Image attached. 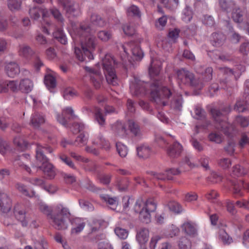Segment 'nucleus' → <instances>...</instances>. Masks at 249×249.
<instances>
[{
	"label": "nucleus",
	"instance_id": "obj_20",
	"mask_svg": "<svg viewBox=\"0 0 249 249\" xmlns=\"http://www.w3.org/2000/svg\"><path fill=\"white\" fill-rule=\"evenodd\" d=\"M91 25L87 24L89 27L93 28L95 30L94 27H103L105 25V20L98 15L95 13H92L90 16ZM84 24L86 25L84 23Z\"/></svg>",
	"mask_w": 249,
	"mask_h": 249
},
{
	"label": "nucleus",
	"instance_id": "obj_45",
	"mask_svg": "<svg viewBox=\"0 0 249 249\" xmlns=\"http://www.w3.org/2000/svg\"><path fill=\"white\" fill-rule=\"evenodd\" d=\"M88 141L87 138L84 133H81L74 142V145L76 146L81 147L85 145Z\"/></svg>",
	"mask_w": 249,
	"mask_h": 249
},
{
	"label": "nucleus",
	"instance_id": "obj_24",
	"mask_svg": "<svg viewBox=\"0 0 249 249\" xmlns=\"http://www.w3.org/2000/svg\"><path fill=\"white\" fill-rule=\"evenodd\" d=\"M249 109V97L245 96V101L238 100L237 101L234 110L238 112H242Z\"/></svg>",
	"mask_w": 249,
	"mask_h": 249
},
{
	"label": "nucleus",
	"instance_id": "obj_16",
	"mask_svg": "<svg viewBox=\"0 0 249 249\" xmlns=\"http://www.w3.org/2000/svg\"><path fill=\"white\" fill-rule=\"evenodd\" d=\"M182 230L188 235L195 237L197 235V225L191 221L184 223L182 225Z\"/></svg>",
	"mask_w": 249,
	"mask_h": 249
},
{
	"label": "nucleus",
	"instance_id": "obj_53",
	"mask_svg": "<svg viewBox=\"0 0 249 249\" xmlns=\"http://www.w3.org/2000/svg\"><path fill=\"white\" fill-rule=\"evenodd\" d=\"M235 121L242 127H247L249 124V118L248 117L238 116L236 118Z\"/></svg>",
	"mask_w": 249,
	"mask_h": 249
},
{
	"label": "nucleus",
	"instance_id": "obj_30",
	"mask_svg": "<svg viewBox=\"0 0 249 249\" xmlns=\"http://www.w3.org/2000/svg\"><path fill=\"white\" fill-rule=\"evenodd\" d=\"M128 127L130 132L134 136L136 137L141 136L142 131L137 123L134 122L133 120H129L128 121Z\"/></svg>",
	"mask_w": 249,
	"mask_h": 249
},
{
	"label": "nucleus",
	"instance_id": "obj_1",
	"mask_svg": "<svg viewBox=\"0 0 249 249\" xmlns=\"http://www.w3.org/2000/svg\"><path fill=\"white\" fill-rule=\"evenodd\" d=\"M95 32L93 28L85 24H81L75 32L79 38L81 49L75 47L74 53L79 61H83L87 56L89 60L93 59V52L97 45V40L92 35Z\"/></svg>",
	"mask_w": 249,
	"mask_h": 249
},
{
	"label": "nucleus",
	"instance_id": "obj_17",
	"mask_svg": "<svg viewBox=\"0 0 249 249\" xmlns=\"http://www.w3.org/2000/svg\"><path fill=\"white\" fill-rule=\"evenodd\" d=\"M14 212L16 218L21 222L23 227H26L27 225V222L25 220V212L24 207L18 204L14 208Z\"/></svg>",
	"mask_w": 249,
	"mask_h": 249
},
{
	"label": "nucleus",
	"instance_id": "obj_28",
	"mask_svg": "<svg viewBox=\"0 0 249 249\" xmlns=\"http://www.w3.org/2000/svg\"><path fill=\"white\" fill-rule=\"evenodd\" d=\"M18 53L20 56L26 58H30L35 53L34 50L29 46L25 44L19 46Z\"/></svg>",
	"mask_w": 249,
	"mask_h": 249
},
{
	"label": "nucleus",
	"instance_id": "obj_4",
	"mask_svg": "<svg viewBox=\"0 0 249 249\" xmlns=\"http://www.w3.org/2000/svg\"><path fill=\"white\" fill-rule=\"evenodd\" d=\"M151 88V100L159 105L166 106L165 100L168 99L171 94L170 90L166 87L162 81L157 79L154 80Z\"/></svg>",
	"mask_w": 249,
	"mask_h": 249
},
{
	"label": "nucleus",
	"instance_id": "obj_14",
	"mask_svg": "<svg viewBox=\"0 0 249 249\" xmlns=\"http://www.w3.org/2000/svg\"><path fill=\"white\" fill-rule=\"evenodd\" d=\"M4 69L6 74L11 78L15 77L20 73L19 67L15 62H10L6 64Z\"/></svg>",
	"mask_w": 249,
	"mask_h": 249
},
{
	"label": "nucleus",
	"instance_id": "obj_51",
	"mask_svg": "<svg viewBox=\"0 0 249 249\" xmlns=\"http://www.w3.org/2000/svg\"><path fill=\"white\" fill-rule=\"evenodd\" d=\"M116 148L121 157L124 158L127 154V149L126 146L122 143L117 142L116 143Z\"/></svg>",
	"mask_w": 249,
	"mask_h": 249
},
{
	"label": "nucleus",
	"instance_id": "obj_3",
	"mask_svg": "<svg viewBox=\"0 0 249 249\" xmlns=\"http://www.w3.org/2000/svg\"><path fill=\"white\" fill-rule=\"evenodd\" d=\"M156 208L157 204L153 200L150 199L145 202L142 199H139L136 200L132 210L134 213H139L141 221L148 224L151 222V213L154 212Z\"/></svg>",
	"mask_w": 249,
	"mask_h": 249
},
{
	"label": "nucleus",
	"instance_id": "obj_19",
	"mask_svg": "<svg viewBox=\"0 0 249 249\" xmlns=\"http://www.w3.org/2000/svg\"><path fill=\"white\" fill-rule=\"evenodd\" d=\"M11 203L10 198L5 194H0V208L3 213H6L11 209Z\"/></svg>",
	"mask_w": 249,
	"mask_h": 249
},
{
	"label": "nucleus",
	"instance_id": "obj_2",
	"mask_svg": "<svg viewBox=\"0 0 249 249\" xmlns=\"http://www.w3.org/2000/svg\"><path fill=\"white\" fill-rule=\"evenodd\" d=\"M38 208L43 213L50 216L52 220L53 226L58 230L67 229L70 221L71 213L69 210L61 204L57 205L53 213L52 207L43 202L38 203Z\"/></svg>",
	"mask_w": 249,
	"mask_h": 249
},
{
	"label": "nucleus",
	"instance_id": "obj_5",
	"mask_svg": "<svg viewBox=\"0 0 249 249\" xmlns=\"http://www.w3.org/2000/svg\"><path fill=\"white\" fill-rule=\"evenodd\" d=\"M231 110V107L230 106L226 107L223 110V113L221 112L219 110L215 108L211 109L212 115L216 122V128L223 131L225 135L229 136L231 134L232 128L231 125L226 122L224 114L229 113Z\"/></svg>",
	"mask_w": 249,
	"mask_h": 249
},
{
	"label": "nucleus",
	"instance_id": "obj_52",
	"mask_svg": "<svg viewBox=\"0 0 249 249\" xmlns=\"http://www.w3.org/2000/svg\"><path fill=\"white\" fill-rule=\"evenodd\" d=\"M112 36L111 33L107 31H101L98 33V38L104 41L108 40Z\"/></svg>",
	"mask_w": 249,
	"mask_h": 249
},
{
	"label": "nucleus",
	"instance_id": "obj_41",
	"mask_svg": "<svg viewBox=\"0 0 249 249\" xmlns=\"http://www.w3.org/2000/svg\"><path fill=\"white\" fill-rule=\"evenodd\" d=\"M95 118L98 124L103 126L105 124V118L103 116L102 110L100 108L96 107L94 110Z\"/></svg>",
	"mask_w": 249,
	"mask_h": 249
},
{
	"label": "nucleus",
	"instance_id": "obj_60",
	"mask_svg": "<svg viewBox=\"0 0 249 249\" xmlns=\"http://www.w3.org/2000/svg\"><path fill=\"white\" fill-rule=\"evenodd\" d=\"M77 95V92L71 89H67L64 91V97L65 99L70 100Z\"/></svg>",
	"mask_w": 249,
	"mask_h": 249
},
{
	"label": "nucleus",
	"instance_id": "obj_22",
	"mask_svg": "<svg viewBox=\"0 0 249 249\" xmlns=\"http://www.w3.org/2000/svg\"><path fill=\"white\" fill-rule=\"evenodd\" d=\"M101 198L106 202L110 209L115 210L119 203V198L117 197H111L107 195H101Z\"/></svg>",
	"mask_w": 249,
	"mask_h": 249
},
{
	"label": "nucleus",
	"instance_id": "obj_27",
	"mask_svg": "<svg viewBox=\"0 0 249 249\" xmlns=\"http://www.w3.org/2000/svg\"><path fill=\"white\" fill-rule=\"evenodd\" d=\"M136 201L132 198L128 196L124 197L122 200L123 210L124 212L127 213L129 211L133 212L132 210L134 205L136 203Z\"/></svg>",
	"mask_w": 249,
	"mask_h": 249
},
{
	"label": "nucleus",
	"instance_id": "obj_46",
	"mask_svg": "<svg viewBox=\"0 0 249 249\" xmlns=\"http://www.w3.org/2000/svg\"><path fill=\"white\" fill-rule=\"evenodd\" d=\"M17 188L19 192L27 196L31 197L35 196V192L34 191L29 192L26 187L22 184L18 183L17 184Z\"/></svg>",
	"mask_w": 249,
	"mask_h": 249
},
{
	"label": "nucleus",
	"instance_id": "obj_26",
	"mask_svg": "<svg viewBox=\"0 0 249 249\" xmlns=\"http://www.w3.org/2000/svg\"><path fill=\"white\" fill-rule=\"evenodd\" d=\"M44 122L45 119L44 116L38 112L34 113L31 117L30 123L35 128L38 127Z\"/></svg>",
	"mask_w": 249,
	"mask_h": 249
},
{
	"label": "nucleus",
	"instance_id": "obj_34",
	"mask_svg": "<svg viewBox=\"0 0 249 249\" xmlns=\"http://www.w3.org/2000/svg\"><path fill=\"white\" fill-rule=\"evenodd\" d=\"M137 155L140 158H148L151 153L150 148L146 145H142L137 148Z\"/></svg>",
	"mask_w": 249,
	"mask_h": 249
},
{
	"label": "nucleus",
	"instance_id": "obj_58",
	"mask_svg": "<svg viewBox=\"0 0 249 249\" xmlns=\"http://www.w3.org/2000/svg\"><path fill=\"white\" fill-rule=\"evenodd\" d=\"M7 5L11 11L18 10L20 6V2L17 0H8Z\"/></svg>",
	"mask_w": 249,
	"mask_h": 249
},
{
	"label": "nucleus",
	"instance_id": "obj_54",
	"mask_svg": "<svg viewBox=\"0 0 249 249\" xmlns=\"http://www.w3.org/2000/svg\"><path fill=\"white\" fill-rule=\"evenodd\" d=\"M114 231L116 235L122 239L126 238L128 236V231L124 229L117 227L115 228Z\"/></svg>",
	"mask_w": 249,
	"mask_h": 249
},
{
	"label": "nucleus",
	"instance_id": "obj_7",
	"mask_svg": "<svg viewBox=\"0 0 249 249\" xmlns=\"http://www.w3.org/2000/svg\"><path fill=\"white\" fill-rule=\"evenodd\" d=\"M52 151V149L50 147L42 146L39 144L37 145L36 155V170L42 171H53L54 168L53 165L49 161L48 159L44 154L45 152L51 153Z\"/></svg>",
	"mask_w": 249,
	"mask_h": 249
},
{
	"label": "nucleus",
	"instance_id": "obj_61",
	"mask_svg": "<svg viewBox=\"0 0 249 249\" xmlns=\"http://www.w3.org/2000/svg\"><path fill=\"white\" fill-rule=\"evenodd\" d=\"M209 139L210 141L217 143H220L222 141L221 135L216 133H211L210 134Z\"/></svg>",
	"mask_w": 249,
	"mask_h": 249
},
{
	"label": "nucleus",
	"instance_id": "obj_56",
	"mask_svg": "<svg viewBox=\"0 0 249 249\" xmlns=\"http://www.w3.org/2000/svg\"><path fill=\"white\" fill-rule=\"evenodd\" d=\"M79 203L80 207L84 210L88 211H92L93 210V207L92 205L86 200L79 199Z\"/></svg>",
	"mask_w": 249,
	"mask_h": 249
},
{
	"label": "nucleus",
	"instance_id": "obj_6",
	"mask_svg": "<svg viewBox=\"0 0 249 249\" xmlns=\"http://www.w3.org/2000/svg\"><path fill=\"white\" fill-rule=\"evenodd\" d=\"M101 65L107 83L112 86L117 85L118 83V79L115 71L117 62L114 57L110 54L106 55L102 60Z\"/></svg>",
	"mask_w": 249,
	"mask_h": 249
},
{
	"label": "nucleus",
	"instance_id": "obj_31",
	"mask_svg": "<svg viewBox=\"0 0 249 249\" xmlns=\"http://www.w3.org/2000/svg\"><path fill=\"white\" fill-rule=\"evenodd\" d=\"M218 239L225 245H229L232 242V238L228 235L224 228H221L219 231Z\"/></svg>",
	"mask_w": 249,
	"mask_h": 249
},
{
	"label": "nucleus",
	"instance_id": "obj_57",
	"mask_svg": "<svg viewBox=\"0 0 249 249\" xmlns=\"http://www.w3.org/2000/svg\"><path fill=\"white\" fill-rule=\"evenodd\" d=\"M97 177L101 183L108 184L110 182L111 177L109 175L100 173L98 175Z\"/></svg>",
	"mask_w": 249,
	"mask_h": 249
},
{
	"label": "nucleus",
	"instance_id": "obj_11",
	"mask_svg": "<svg viewBox=\"0 0 249 249\" xmlns=\"http://www.w3.org/2000/svg\"><path fill=\"white\" fill-rule=\"evenodd\" d=\"M86 70L89 72L90 80L92 85L96 89H100L103 80L101 72L96 68L86 67Z\"/></svg>",
	"mask_w": 249,
	"mask_h": 249
},
{
	"label": "nucleus",
	"instance_id": "obj_40",
	"mask_svg": "<svg viewBox=\"0 0 249 249\" xmlns=\"http://www.w3.org/2000/svg\"><path fill=\"white\" fill-rule=\"evenodd\" d=\"M182 150V145L178 142L173 141L172 139V158L176 157L180 155Z\"/></svg>",
	"mask_w": 249,
	"mask_h": 249
},
{
	"label": "nucleus",
	"instance_id": "obj_44",
	"mask_svg": "<svg viewBox=\"0 0 249 249\" xmlns=\"http://www.w3.org/2000/svg\"><path fill=\"white\" fill-rule=\"evenodd\" d=\"M51 13L58 22L63 24L64 18L58 9L53 8L51 10Z\"/></svg>",
	"mask_w": 249,
	"mask_h": 249
},
{
	"label": "nucleus",
	"instance_id": "obj_10",
	"mask_svg": "<svg viewBox=\"0 0 249 249\" xmlns=\"http://www.w3.org/2000/svg\"><path fill=\"white\" fill-rule=\"evenodd\" d=\"M237 172H231L230 175L231 178H229V180L231 182L233 186V193L237 196H242L243 193L241 192V189L244 188L245 189H248V186L247 184H244L242 180L239 179L237 180L236 177H237L236 173Z\"/></svg>",
	"mask_w": 249,
	"mask_h": 249
},
{
	"label": "nucleus",
	"instance_id": "obj_9",
	"mask_svg": "<svg viewBox=\"0 0 249 249\" xmlns=\"http://www.w3.org/2000/svg\"><path fill=\"white\" fill-rule=\"evenodd\" d=\"M58 4L61 5L68 18L78 16L80 14L79 5L70 0H57Z\"/></svg>",
	"mask_w": 249,
	"mask_h": 249
},
{
	"label": "nucleus",
	"instance_id": "obj_35",
	"mask_svg": "<svg viewBox=\"0 0 249 249\" xmlns=\"http://www.w3.org/2000/svg\"><path fill=\"white\" fill-rule=\"evenodd\" d=\"M174 95V98L172 99V106L174 105V107L177 110H180L182 107V97L181 94L176 93L175 91H172V96Z\"/></svg>",
	"mask_w": 249,
	"mask_h": 249
},
{
	"label": "nucleus",
	"instance_id": "obj_42",
	"mask_svg": "<svg viewBox=\"0 0 249 249\" xmlns=\"http://www.w3.org/2000/svg\"><path fill=\"white\" fill-rule=\"evenodd\" d=\"M193 18V12L191 8L186 7L183 10L182 15V19L184 22L188 23L191 21Z\"/></svg>",
	"mask_w": 249,
	"mask_h": 249
},
{
	"label": "nucleus",
	"instance_id": "obj_15",
	"mask_svg": "<svg viewBox=\"0 0 249 249\" xmlns=\"http://www.w3.org/2000/svg\"><path fill=\"white\" fill-rule=\"evenodd\" d=\"M149 238V231L146 228H142L138 231L136 239L140 244V249H147L145 246Z\"/></svg>",
	"mask_w": 249,
	"mask_h": 249
},
{
	"label": "nucleus",
	"instance_id": "obj_62",
	"mask_svg": "<svg viewBox=\"0 0 249 249\" xmlns=\"http://www.w3.org/2000/svg\"><path fill=\"white\" fill-rule=\"evenodd\" d=\"M123 31L125 35L132 36L135 33V29L129 24L124 25L123 27Z\"/></svg>",
	"mask_w": 249,
	"mask_h": 249
},
{
	"label": "nucleus",
	"instance_id": "obj_43",
	"mask_svg": "<svg viewBox=\"0 0 249 249\" xmlns=\"http://www.w3.org/2000/svg\"><path fill=\"white\" fill-rule=\"evenodd\" d=\"M54 36L61 44L65 45L67 43L66 36L61 29H57L54 33Z\"/></svg>",
	"mask_w": 249,
	"mask_h": 249
},
{
	"label": "nucleus",
	"instance_id": "obj_47",
	"mask_svg": "<svg viewBox=\"0 0 249 249\" xmlns=\"http://www.w3.org/2000/svg\"><path fill=\"white\" fill-rule=\"evenodd\" d=\"M44 83L48 88H53L56 85V80L53 76L48 74L45 77Z\"/></svg>",
	"mask_w": 249,
	"mask_h": 249
},
{
	"label": "nucleus",
	"instance_id": "obj_33",
	"mask_svg": "<svg viewBox=\"0 0 249 249\" xmlns=\"http://www.w3.org/2000/svg\"><path fill=\"white\" fill-rule=\"evenodd\" d=\"M178 249H191L192 242L186 236L179 238L177 241Z\"/></svg>",
	"mask_w": 249,
	"mask_h": 249
},
{
	"label": "nucleus",
	"instance_id": "obj_49",
	"mask_svg": "<svg viewBox=\"0 0 249 249\" xmlns=\"http://www.w3.org/2000/svg\"><path fill=\"white\" fill-rule=\"evenodd\" d=\"M197 72L201 73L203 76V78L205 81H209L212 79L213 69L211 67H208L205 69L204 72H200L198 70L196 71Z\"/></svg>",
	"mask_w": 249,
	"mask_h": 249
},
{
	"label": "nucleus",
	"instance_id": "obj_13",
	"mask_svg": "<svg viewBox=\"0 0 249 249\" xmlns=\"http://www.w3.org/2000/svg\"><path fill=\"white\" fill-rule=\"evenodd\" d=\"M111 129L114 134L119 137L125 138L127 136L128 131L125 124L117 121L111 125Z\"/></svg>",
	"mask_w": 249,
	"mask_h": 249
},
{
	"label": "nucleus",
	"instance_id": "obj_32",
	"mask_svg": "<svg viewBox=\"0 0 249 249\" xmlns=\"http://www.w3.org/2000/svg\"><path fill=\"white\" fill-rule=\"evenodd\" d=\"M219 5L224 11L229 13L235 7L236 4L232 0H219Z\"/></svg>",
	"mask_w": 249,
	"mask_h": 249
},
{
	"label": "nucleus",
	"instance_id": "obj_12",
	"mask_svg": "<svg viewBox=\"0 0 249 249\" xmlns=\"http://www.w3.org/2000/svg\"><path fill=\"white\" fill-rule=\"evenodd\" d=\"M75 115L74 111L71 107H67L64 108L61 115H57V121L64 126H67L68 120L73 119Z\"/></svg>",
	"mask_w": 249,
	"mask_h": 249
},
{
	"label": "nucleus",
	"instance_id": "obj_8",
	"mask_svg": "<svg viewBox=\"0 0 249 249\" xmlns=\"http://www.w3.org/2000/svg\"><path fill=\"white\" fill-rule=\"evenodd\" d=\"M177 74L178 82L182 84L189 85L197 89L202 87V86H199L194 74L185 69L178 70Z\"/></svg>",
	"mask_w": 249,
	"mask_h": 249
},
{
	"label": "nucleus",
	"instance_id": "obj_48",
	"mask_svg": "<svg viewBox=\"0 0 249 249\" xmlns=\"http://www.w3.org/2000/svg\"><path fill=\"white\" fill-rule=\"evenodd\" d=\"M194 113V117L196 119L201 120L205 117V112L200 106L197 105L195 107Z\"/></svg>",
	"mask_w": 249,
	"mask_h": 249
},
{
	"label": "nucleus",
	"instance_id": "obj_38",
	"mask_svg": "<svg viewBox=\"0 0 249 249\" xmlns=\"http://www.w3.org/2000/svg\"><path fill=\"white\" fill-rule=\"evenodd\" d=\"M127 13L128 16L134 17L137 18H140L141 16V12L137 6L132 5L127 9Z\"/></svg>",
	"mask_w": 249,
	"mask_h": 249
},
{
	"label": "nucleus",
	"instance_id": "obj_25",
	"mask_svg": "<svg viewBox=\"0 0 249 249\" xmlns=\"http://www.w3.org/2000/svg\"><path fill=\"white\" fill-rule=\"evenodd\" d=\"M95 145H100L102 149L107 150L109 149L110 144L101 133H99L96 138L92 141Z\"/></svg>",
	"mask_w": 249,
	"mask_h": 249
},
{
	"label": "nucleus",
	"instance_id": "obj_55",
	"mask_svg": "<svg viewBox=\"0 0 249 249\" xmlns=\"http://www.w3.org/2000/svg\"><path fill=\"white\" fill-rule=\"evenodd\" d=\"M184 209L178 202L172 200V212L176 214L181 213Z\"/></svg>",
	"mask_w": 249,
	"mask_h": 249
},
{
	"label": "nucleus",
	"instance_id": "obj_29",
	"mask_svg": "<svg viewBox=\"0 0 249 249\" xmlns=\"http://www.w3.org/2000/svg\"><path fill=\"white\" fill-rule=\"evenodd\" d=\"M33 87V83L29 79H22L19 84V89L23 92L29 93L32 90Z\"/></svg>",
	"mask_w": 249,
	"mask_h": 249
},
{
	"label": "nucleus",
	"instance_id": "obj_21",
	"mask_svg": "<svg viewBox=\"0 0 249 249\" xmlns=\"http://www.w3.org/2000/svg\"><path fill=\"white\" fill-rule=\"evenodd\" d=\"M29 14L31 18L37 19L41 15H42L43 18L47 17L49 13L46 9H42L39 7H35L29 10Z\"/></svg>",
	"mask_w": 249,
	"mask_h": 249
},
{
	"label": "nucleus",
	"instance_id": "obj_59",
	"mask_svg": "<svg viewBox=\"0 0 249 249\" xmlns=\"http://www.w3.org/2000/svg\"><path fill=\"white\" fill-rule=\"evenodd\" d=\"M167 23V18L165 16H162L158 18L157 21L155 22L156 27L162 30L163 27L165 26Z\"/></svg>",
	"mask_w": 249,
	"mask_h": 249
},
{
	"label": "nucleus",
	"instance_id": "obj_63",
	"mask_svg": "<svg viewBox=\"0 0 249 249\" xmlns=\"http://www.w3.org/2000/svg\"><path fill=\"white\" fill-rule=\"evenodd\" d=\"M239 51L243 55H247L249 53V42L242 43L240 47Z\"/></svg>",
	"mask_w": 249,
	"mask_h": 249
},
{
	"label": "nucleus",
	"instance_id": "obj_64",
	"mask_svg": "<svg viewBox=\"0 0 249 249\" xmlns=\"http://www.w3.org/2000/svg\"><path fill=\"white\" fill-rule=\"evenodd\" d=\"M98 248V249H113L112 246L106 240L99 242Z\"/></svg>",
	"mask_w": 249,
	"mask_h": 249
},
{
	"label": "nucleus",
	"instance_id": "obj_50",
	"mask_svg": "<svg viewBox=\"0 0 249 249\" xmlns=\"http://www.w3.org/2000/svg\"><path fill=\"white\" fill-rule=\"evenodd\" d=\"M25 158H26V155H25L23 154L21 156H20L19 157V159L16 160L14 161V165L15 166H18V165L19 166V168L18 169L19 170H25L27 171H30L31 169H30V168L28 166H27V165L23 164L20 161V160H23V159H24Z\"/></svg>",
	"mask_w": 249,
	"mask_h": 249
},
{
	"label": "nucleus",
	"instance_id": "obj_39",
	"mask_svg": "<svg viewBox=\"0 0 249 249\" xmlns=\"http://www.w3.org/2000/svg\"><path fill=\"white\" fill-rule=\"evenodd\" d=\"M156 141L159 143L160 146L166 150L167 154L170 155V145L167 146V145H169V143L167 142L166 140L163 137L158 135L156 137Z\"/></svg>",
	"mask_w": 249,
	"mask_h": 249
},
{
	"label": "nucleus",
	"instance_id": "obj_23",
	"mask_svg": "<svg viewBox=\"0 0 249 249\" xmlns=\"http://www.w3.org/2000/svg\"><path fill=\"white\" fill-rule=\"evenodd\" d=\"M226 37L222 33H213L211 37V42L212 45L215 47L222 46L225 40Z\"/></svg>",
	"mask_w": 249,
	"mask_h": 249
},
{
	"label": "nucleus",
	"instance_id": "obj_18",
	"mask_svg": "<svg viewBox=\"0 0 249 249\" xmlns=\"http://www.w3.org/2000/svg\"><path fill=\"white\" fill-rule=\"evenodd\" d=\"M71 215L70 216V217ZM71 222V224L74 227L72 228L71 230V234H77L80 233L84 229L85 226V223L80 218H75L72 220L70 218V222Z\"/></svg>",
	"mask_w": 249,
	"mask_h": 249
},
{
	"label": "nucleus",
	"instance_id": "obj_37",
	"mask_svg": "<svg viewBox=\"0 0 249 249\" xmlns=\"http://www.w3.org/2000/svg\"><path fill=\"white\" fill-rule=\"evenodd\" d=\"M131 52L133 55V58L134 60L139 61L142 58L143 56V53L138 45H136L132 48Z\"/></svg>",
	"mask_w": 249,
	"mask_h": 249
},
{
	"label": "nucleus",
	"instance_id": "obj_36",
	"mask_svg": "<svg viewBox=\"0 0 249 249\" xmlns=\"http://www.w3.org/2000/svg\"><path fill=\"white\" fill-rule=\"evenodd\" d=\"M231 11V18L234 22L240 23L242 21L243 13L240 8L236 5Z\"/></svg>",
	"mask_w": 249,
	"mask_h": 249
}]
</instances>
